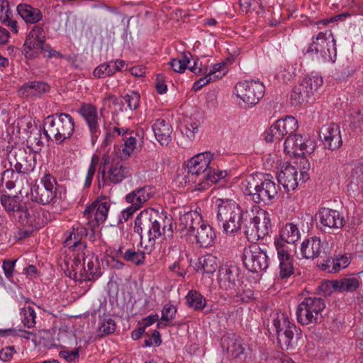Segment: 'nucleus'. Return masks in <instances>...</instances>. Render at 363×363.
I'll return each mask as SVG.
<instances>
[{
	"instance_id": "nucleus-47",
	"label": "nucleus",
	"mask_w": 363,
	"mask_h": 363,
	"mask_svg": "<svg viewBox=\"0 0 363 363\" xmlns=\"http://www.w3.org/2000/svg\"><path fill=\"white\" fill-rule=\"evenodd\" d=\"M21 318L24 326L31 328L35 325L36 313L31 306L23 307L20 312Z\"/></svg>"
},
{
	"instance_id": "nucleus-8",
	"label": "nucleus",
	"mask_w": 363,
	"mask_h": 363,
	"mask_svg": "<svg viewBox=\"0 0 363 363\" xmlns=\"http://www.w3.org/2000/svg\"><path fill=\"white\" fill-rule=\"evenodd\" d=\"M272 329L275 331L277 342L281 350L293 348L301 337V331L285 314H276L272 318Z\"/></svg>"
},
{
	"instance_id": "nucleus-3",
	"label": "nucleus",
	"mask_w": 363,
	"mask_h": 363,
	"mask_svg": "<svg viewBox=\"0 0 363 363\" xmlns=\"http://www.w3.org/2000/svg\"><path fill=\"white\" fill-rule=\"evenodd\" d=\"M243 191L256 203L270 204L277 197L279 186L270 174L255 173L242 182Z\"/></svg>"
},
{
	"instance_id": "nucleus-42",
	"label": "nucleus",
	"mask_w": 363,
	"mask_h": 363,
	"mask_svg": "<svg viewBox=\"0 0 363 363\" xmlns=\"http://www.w3.org/2000/svg\"><path fill=\"white\" fill-rule=\"evenodd\" d=\"M186 299L188 306L194 311H201L206 306V299L196 290L189 291Z\"/></svg>"
},
{
	"instance_id": "nucleus-61",
	"label": "nucleus",
	"mask_w": 363,
	"mask_h": 363,
	"mask_svg": "<svg viewBox=\"0 0 363 363\" xmlns=\"http://www.w3.org/2000/svg\"><path fill=\"white\" fill-rule=\"evenodd\" d=\"M98 161H99L98 157H96V156L94 155L92 157L91 164L89 167L86 179H85V186H90L92 182L93 177L96 172Z\"/></svg>"
},
{
	"instance_id": "nucleus-11",
	"label": "nucleus",
	"mask_w": 363,
	"mask_h": 363,
	"mask_svg": "<svg viewBox=\"0 0 363 363\" xmlns=\"http://www.w3.org/2000/svg\"><path fill=\"white\" fill-rule=\"evenodd\" d=\"M265 87L259 80H244L235 86V92L246 105L252 107L263 97Z\"/></svg>"
},
{
	"instance_id": "nucleus-63",
	"label": "nucleus",
	"mask_w": 363,
	"mask_h": 363,
	"mask_svg": "<svg viewBox=\"0 0 363 363\" xmlns=\"http://www.w3.org/2000/svg\"><path fill=\"white\" fill-rule=\"evenodd\" d=\"M295 69H279L276 77L282 80L284 83H288L296 77Z\"/></svg>"
},
{
	"instance_id": "nucleus-56",
	"label": "nucleus",
	"mask_w": 363,
	"mask_h": 363,
	"mask_svg": "<svg viewBox=\"0 0 363 363\" xmlns=\"http://www.w3.org/2000/svg\"><path fill=\"white\" fill-rule=\"evenodd\" d=\"M81 347L74 348L72 350H64L59 352L60 358L64 359L68 363H75L79 358Z\"/></svg>"
},
{
	"instance_id": "nucleus-50",
	"label": "nucleus",
	"mask_w": 363,
	"mask_h": 363,
	"mask_svg": "<svg viewBox=\"0 0 363 363\" xmlns=\"http://www.w3.org/2000/svg\"><path fill=\"white\" fill-rule=\"evenodd\" d=\"M74 259L72 260L71 267L72 268V272H69V277L74 279H78L77 277V267L81 264L83 261V265L86 264V259L88 256L86 255V250L74 252Z\"/></svg>"
},
{
	"instance_id": "nucleus-53",
	"label": "nucleus",
	"mask_w": 363,
	"mask_h": 363,
	"mask_svg": "<svg viewBox=\"0 0 363 363\" xmlns=\"http://www.w3.org/2000/svg\"><path fill=\"white\" fill-rule=\"evenodd\" d=\"M198 60V68H223V66L225 65H230L232 64V62L234 60L233 58H228L225 62H223L222 63H211L209 62V59L206 57H201V58H199L197 57H194V61Z\"/></svg>"
},
{
	"instance_id": "nucleus-55",
	"label": "nucleus",
	"mask_w": 363,
	"mask_h": 363,
	"mask_svg": "<svg viewBox=\"0 0 363 363\" xmlns=\"http://www.w3.org/2000/svg\"><path fill=\"white\" fill-rule=\"evenodd\" d=\"M177 308L171 304L167 303L162 310V320H165L164 326H167L175 318Z\"/></svg>"
},
{
	"instance_id": "nucleus-44",
	"label": "nucleus",
	"mask_w": 363,
	"mask_h": 363,
	"mask_svg": "<svg viewBox=\"0 0 363 363\" xmlns=\"http://www.w3.org/2000/svg\"><path fill=\"white\" fill-rule=\"evenodd\" d=\"M198 267L206 274H213L218 267V259L212 254H207L199 259Z\"/></svg>"
},
{
	"instance_id": "nucleus-60",
	"label": "nucleus",
	"mask_w": 363,
	"mask_h": 363,
	"mask_svg": "<svg viewBox=\"0 0 363 363\" xmlns=\"http://www.w3.org/2000/svg\"><path fill=\"white\" fill-rule=\"evenodd\" d=\"M349 264L350 261L347 257L342 255H335V264L333 265V269H335V273L345 269Z\"/></svg>"
},
{
	"instance_id": "nucleus-9",
	"label": "nucleus",
	"mask_w": 363,
	"mask_h": 363,
	"mask_svg": "<svg viewBox=\"0 0 363 363\" xmlns=\"http://www.w3.org/2000/svg\"><path fill=\"white\" fill-rule=\"evenodd\" d=\"M56 179L50 174H45L39 183H35L30 187L28 200L31 203L45 206L52 203L56 197Z\"/></svg>"
},
{
	"instance_id": "nucleus-2",
	"label": "nucleus",
	"mask_w": 363,
	"mask_h": 363,
	"mask_svg": "<svg viewBox=\"0 0 363 363\" xmlns=\"http://www.w3.org/2000/svg\"><path fill=\"white\" fill-rule=\"evenodd\" d=\"M0 203L11 219L28 228L25 231L26 235L40 227V211L34 208L29 201H24L17 194L13 195L2 191L0 193Z\"/></svg>"
},
{
	"instance_id": "nucleus-5",
	"label": "nucleus",
	"mask_w": 363,
	"mask_h": 363,
	"mask_svg": "<svg viewBox=\"0 0 363 363\" xmlns=\"http://www.w3.org/2000/svg\"><path fill=\"white\" fill-rule=\"evenodd\" d=\"M216 217L218 222L222 223L223 231L233 234L240 230L245 215L239 204L230 199L218 198L215 201Z\"/></svg>"
},
{
	"instance_id": "nucleus-49",
	"label": "nucleus",
	"mask_w": 363,
	"mask_h": 363,
	"mask_svg": "<svg viewBox=\"0 0 363 363\" xmlns=\"http://www.w3.org/2000/svg\"><path fill=\"white\" fill-rule=\"evenodd\" d=\"M64 244L66 247L72 249L73 252L84 251L86 248V244L84 242L79 241V238L73 235L72 231L69 233Z\"/></svg>"
},
{
	"instance_id": "nucleus-39",
	"label": "nucleus",
	"mask_w": 363,
	"mask_h": 363,
	"mask_svg": "<svg viewBox=\"0 0 363 363\" xmlns=\"http://www.w3.org/2000/svg\"><path fill=\"white\" fill-rule=\"evenodd\" d=\"M200 121L195 117L190 116L184 119L183 123L180 125L182 134L188 138L190 140H195L196 134L199 132Z\"/></svg>"
},
{
	"instance_id": "nucleus-15",
	"label": "nucleus",
	"mask_w": 363,
	"mask_h": 363,
	"mask_svg": "<svg viewBox=\"0 0 363 363\" xmlns=\"http://www.w3.org/2000/svg\"><path fill=\"white\" fill-rule=\"evenodd\" d=\"M9 166L14 167L15 170L24 176L33 172L36 166L35 155L27 152L24 148H15L8 155Z\"/></svg>"
},
{
	"instance_id": "nucleus-64",
	"label": "nucleus",
	"mask_w": 363,
	"mask_h": 363,
	"mask_svg": "<svg viewBox=\"0 0 363 363\" xmlns=\"http://www.w3.org/2000/svg\"><path fill=\"white\" fill-rule=\"evenodd\" d=\"M155 89L157 92L160 94H163L167 92V86L165 82V77L162 74H157L155 79Z\"/></svg>"
},
{
	"instance_id": "nucleus-33",
	"label": "nucleus",
	"mask_w": 363,
	"mask_h": 363,
	"mask_svg": "<svg viewBox=\"0 0 363 363\" xmlns=\"http://www.w3.org/2000/svg\"><path fill=\"white\" fill-rule=\"evenodd\" d=\"M128 169L119 161L110 167L108 171L106 172L105 182L101 183V187L109 184H118L128 177Z\"/></svg>"
},
{
	"instance_id": "nucleus-29",
	"label": "nucleus",
	"mask_w": 363,
	"mask_h": 363,
	"mask_svg": "<svg viewBox=\"0 0 363 363\" xmlns=\"http://www.w3.org/2000/svg\"><path fill=\"white\" fill-rule=\"evenodd\" d=\"M192 235H194L196 243L201 247L211 246L216 238L213 228L203 220Z\"/></svg>"
},
{
	"instance_id": "nucleus-14",
	"label": "nucleus",
	"mask_w": 363,
	"mask_h": 363,
	"mask_svg": "<svg viewBox=\"0 0 363 363\" xmlns=\"http://www.w3.org/2000/svg\"><path fill=\"white\" fill-rule=\"evenodd\" d=\"M110 204L107 201L96 200L84 211V215L88 220L91 229H87V235L85 238L90 240L94 239L93 228L103 223L107 218Z\"/></svg>"
},
{
	"instance_id": "nucleus-34",
	"label": "nucleus",
	"mask_w": 363,
	"mask_h": 363,
	"mask_svg": "<svg viewBox=\"0 0 363 363\" xmlns=\"http://www.w3.org/2000/svg\"><path fill=\"white\" fill-rule=\"evenodd\" d=\"M300 238V232L296 225L289 223H286L280 232V238L274 240V245L278 242L284 245L290 243H295Z\"/></svg>"
},
{
	"instance_id": "nucleus-62",
	"label": "nucleus",
	"mask_w": 363,
	"mask_h": 363,
	"mask_svg": "<svg viewBox=\"0 0 363 363\" xmlns=\"http://www.w3.org/2000/svg\"><path fill=\"white\" fill-rule=\"evenodd\" d=\"M315 145L314 142L310 139H303L302 138V143L299 144L298 151L299 154L306 155L311 154L314 151Z\"/></svg>"
},
{
	"instance_id": "nucleus-25",
	"label": "nucleus",
	"mask_w": 363,
	"mask_h": 363,
	"mask_svg": "<svg viewBox=\"0 0 363 363\" xmlns=\"http://www.w3.org/2000/svg\"><path fill=\"white\" fill-rule=\"evenodd\" d=\"M223 350H226L228 355L234 359L240 357L245 351V345L240 337L236 334H228L221 340Z\"/></svg>"
},
{
	"instance_id": "nucleus-4",
	"label": "nucleus",
	"mask_w": 363,
	"mask_h": 363,
	"mask_svg": "<svg viewBox=\"0 0 363 363\" xmlns=\"http://www.w3.org/2000/svg\"><path fill=\"white\" fill-rule=\"evenodd\" d=\"M216 155L211 152L199 153L191 157L187 164L188 173L191 180L194 177H199L198 182L200 184L206 182L207 184L217 183L227 176L225 170H217L213 167L212 162Z\"/></svg>"
},
{
	"instance_id": "nucleus-24",
	"label": "nucleus",
	"mask_w": 363,
	"mask_h": 363,
	"mask_svg": "<svg viewBox=\"0 0 363 363\" xmlns=\"http://www.w3.org/2000/svg\"><path fill=\"white\" fill-rule=\"evenodd\" d=\"M179 227L182 231H186V234L192 235L195 233L198 226L203 222L202 218L197 211H179Z\"/></svg>"
},
{
	"instance_id": "nucleus-21",
	"label": "nucleus",
	"mask_w": 363,
	"mask_h": 363,
	"mask_svg": "<svg viewBox=\"0 0 363 363\" xmlns=\"http://www.w3.org/2000/svg\"><path fill=\"white\" fill-rule=\"evenodd\" d=\"M319 136L324 147L330 150H337L342 144L340 126L335 123H330L322 126Z\"/></svg>"
},
{
	"instance_id": "nucleus-7",
	"label": "nucleus",
	"mask_w": 363,
	"mask_h": 363,
	"mask_svg": "<svg viewBox=\"0 0 363 363\" xmlns=\"http://www.w3.org/2000/svg\"><path fill=\"white\" fill-rule=\"evenodd\" d=\"M304 55H315L318 62H334L336 60V40L330 30L319 32L313 36L308 47L303 50Z\"/></svg>"
},
{
	"instance_id": "nucleus-38",
	"label": "nucleus",
	"mask_w": 363,
	"mask_h": 363,
	"mask_svg": "<svg viewBox=\"0 0 363 363\" xmlns=\"http://www.w3.org/2000/svg\"><path fill=\"white\" fill-rule=\"evenodd\" d=\"M118 162L119 160L116 157L114 152H106L103 155L99 167L98 182L99 187H101V183L105 182L106 172L108 171L110 167H113Z\"/></svg>"
},
{
	"instance_id": "nucleus-13",
	"label": "nucleus",
	"mask_w": 363,
	"mask_h": 363,
	"mask_svg": "<svg viewBox=\"0 0 363 363\" xmlns=\"http://www.w3.org/2000/svg\"><path fill=\"white\" fill-rule=\"evenodd\" d=\"M242 260L246 269L255 273L266 271L269 264L267 250L255 244L245 249Z\"/></svg>"
},
{
	"instance_id": "nucleus-22",
	"label": "nucleus",
	"mask_w": 363,
	"mask_h": 363,
	"mask_svg": "<svg viewBox=\"0 0 363 363\" xmlns=\"http://www.w3.org/2000/svg\"><path fill=\"white\" fill-rule=\"evenodd\" d=\"M78 112L84 119L89 128L91 141L94 143L101 133L98 122L99 117L96 108L90 104H83L79 108Z\"/></svg>"
},
{
	"instance_id": "nucleus-17",
	"label": "nucleus",
	"mask_w": 363,
	"mask_h": 363,
	"mask_svg": "<svg viewBox=\"0 0 363 363\" xmlns=\"http://www.w3.org/2000/svg\"><path fill=\"white\" fill-rule=\"evenodd\" d=\"M271 228L269 214L267 211H262L252 218L249 225L246 226L244 233L249 240L253 242L263 239L269 234Z\"/></svg>"
},
{
	"instance_id": "nucleus-40",
	"label": "nucleus",
	"mask_w": 363,
	"mask_h": 363,
	"mask_svg": "<svg viewBox=\"0 0 363 363\" xmlns=\"http://www.w3.org/2000/svg\"><path fill=\"white\" fill-rule=\"evenodd\" d=\"M24 175L22 173H18L15 170L14 167L10 166L9 168L4 170L1 177L0 182L4 183L5 182V186L9 190L13 189L16 184L22 179Z\"/></svg>"
},
{
	"instance_id": "nucleus-36",
	"label": "nucleus",
	"mask_w": 363,
	"mask_h": 363,
	"mask_svg": "<svg viewBox=\"0 0 363 363\" xmlns=\"http://www.w3.org/2000/svg\"><path fill=\"white\" fill-rule=\"evenodd\" d=\"M0 21L8 26L10 30L17 33L18 32L17 21L13 19V11L10 9L8 0H0Z\"/></svg>"
},
{
	"instance_id": "nucleus-54",
	"label": "nucleus",
	"mask_w": 363,
	"mask_h": 363,
	"mask_svg": "<svg viewBox=\"0 0 363 363\" xmlns=\"http://www.w3.org/2000/svg\"><path fill=\"white\" fill-rule=\"evenodd\" d=\"M124 103L127 104L128 108L131 111L136 110L140 104V96L135 91H129L123 96Z\"/></svg>"
},
{
	"instance_id": "nucleus-12",
	"label": "nucleus",
	"mask_w": 363,
	"mask_h": 363,
	"mask_svg": "<svg viewBox=\"0 0 363 363\" xmlns=\"http://www.w3.org/2000/svg\"><path fill=\"white\" fill-rule=\"evenodd\" d=\"M241 269L234 264H223L218 268L217 281L219 288L233 294L243 284Z\"/></svg>"
},
{
	"instance_id": "nucleus-28",
	"label": "nucleus",
	"mask_w": 363,
	"mask_h": 363,
	"mask_svg": "<svg viewBox=\"0 0 363 363\" xmlns=\"http://www.w3.org/2000/svg\"><path fill=\"white\" fill-rule=\"evenodd\" d=\"M152 129L155 138L162 145H167L172 141L173 128L166 120L163 118L155 120Z\"/></svg>"
},
{
	"instance_id": "nucleus-58",
	"label": "nucleus",
	"mask_w": 363,
	"mask_h": 363,
	"mask_svg": "<svg viewBox=\"0 0 363 363\" xmlns=\"http://www.w3.org/2000/svg\"><path fill=\"white\" fill-rule=\"evenodd\" d=\"M105 103H108V106H113L114 111H123L124 108V100L123 98H118L113 95H109L105 99Z\"/></svg>"
},
{
	"instance_id": "nucleus-52",
	"label": "nucleus",
	"mask_w": 363,
	"mask_h": 363,
	"mask_svg": "<svg viewBox=\"0 0 363 363\" xmlns=\"http://www.w3.org/2000/svg\"><path fill=\"white\" fill-rule=\"evenodd\" d=\"M234 293L235 294V301L237 302L241 303L250 302L253 298L254 296L253 291L249 288H247L246 286H243V284L240 288H238V290H234L233 294Z\"/></svg>"
},
{
	"instance_id": "nucleus-18",
	"label": "nucleus",
	"mask_w": 363,
	"mask_h": 363,
	"mask_svg": "<svg viewBox=\"0 0 363 363\" xmlns=\"http://www.w3.org/2000/svg\"><path fill=\"white\" fill-rule=\"evenodd\" d=\"M45 45V32L40 26H35L29 32L23 44V53L26 58L38 56Z\"/></svg>"
},
{
	"instance_id": "nucleus-30",
	"label": "nucleus",
	"mask_w": 363,
	"mask_h": 363,
	"mask_svg": "<svg viewBox=\"0 0 363 363\" xmlns=\"http://www.w3.org/2000/svg\"><path fill=\"white\" fill-rule=\"evenodd\" d=\"M50 86L43 82H29L21 86L18 90V94L21 97L32 98L38 97L48 91Z\"/></svg>"
},
{
	"instance_id": "nucleus-37",
	"label": "nucleus",
	"mask_w": 363,
	"mask_h": 363,
	"mask_svg": "<svg viewBox=\"0 0 363 363\" xmlns=\"http://www.w3.org/2000/svg\"><path fill=\"white\" fill-rule=\"evenodd\" d=\"M208 69L203 73V76L196 80L192 86L194 91H197L207 84L221 79L228 73V69Z\"/></svg>"
},
{
	"instance_id": "nucleus-6",
	"label": "nucleus",
	"mask_w": 363,
	"mask_h": 363,
	"mask_svg": "<svg viewBox=\"0 0 363 363\" xmlns=\"http://www.w3.org/2000/svg\"><path fill=\"white\" fill-rule=\"evenodd\" d=\"M74 118L65 113L48 116L43 121V133L48 140L62 144L69 139L74 130Z\"/></svg>"
},
{
	"instance_id": "nucleus-16",
	"label": "nucleus",
	"mask_w": 363,
	"mask_h": 363,
	"mask_svg": "<svg viewBox=\"0 0 363 363\" xmlns=\"http://www.w3.org/2000/svg\"><path fill=\"white\" fill-rule=\"evenodd\" d=\"M298 128L297 120L290 116L277 120L267 131L265 140L267 143L280 141L296 132Z\"/></svg>"
},
{
	"instance_id": "nucleus-57",
	"label": "nucleus",
	"mask_w": 363,
	"mask_h": 363,
	"mask_svg": "<svg viewBox=\"0 0 363 363\" xmlns=\"http://www.w3.org/2000/svg\"><path fill=\"white\" fill-rule=\"evenodd\" d=\"M124 147L122 149L121 157H129L130 154L134 151L136 145V138L133 135L125 136L123 138Z\"/></svg>"
},
{
	"instance_id": "nucleus-46",
	"label": "nucleus",
	"mask_w": 363,
	"mask_h": 363,
	"mask_svg": "<svg viewBox=\"0 0 363 363\" xmlns=\"http://www.w3.org/2000/svg\"><path fill=\"white\" fill-rule=\"evenodd\" d=\"M145 252L147 253L145 250L136 251L133 248H129L126 250L123 254V257L125 261L131 262L136 266H140L142 265L145 262Z\"/></svg>"
},
{
	"instance_id": "nucleus-43",
	"label": "nucleus",
	"mask_w": 363,
	"mask_h": 363,
	"mask_svg": "<svg viewBox=\"0 0 363 363\" xmlns=\"http://www.w3.org/2000/svg\"><path fill=\"white\" fill-rule=\"evenodd\" d=\"M311 96L310 90L307 91L304 86V83H300L295 86L291 94V103L292 106H296L301 105Z\"/></svg>"
},
{
	"instance_id": "nucleus-41",
	"label": "nucleus",
	"mask_w": 363,
	"mask_h": 363,
	"mask_svg": "<svg viewBox=\"0 0 363 363\" xmlns=\"http://www.w3.org/2000/svg\"><path fill=\"white\" fill-rule=\"evenodd\" d=\"M169 65L173 68L178 66L179 68H198V60L194 61V56L191 52H183L179 57L173 58L169 62Z\"/></svg>"
},
{
	"instance_id": "nucleus-26",
	"label": "nucleus",
	"mask_w": 363,
	"mask_h": 363,
	"mask_svg": "<svg viewBox=\"0 0 363 363\" xmlns=\"http://www.w3.org/2000/svg\"><path fill=\"white\" fill-rule=\"evenodd\" d=\"M277 180L286 191L294 190L298 186V171L291 164L286 165L277 175Z\"/></svg>"
},
{
	"instance_id": "nucleus-51",
	"label": "nucleus",
	"mask_w": 363,
	"mask_h": 363,
	"mask_svg": "<svg viewBox=\"0 0 363 363\" xmlns=\"http://www.w3.org/2000/svg\"><path fill=\"white\" fill-rule=\"evenodd\" d=\"M301 83H304V86L307 91L310 90V94L312 95L313 91L320 86L323 80V78L317 74L305 77Z\"/></svg>"
},
{
	"instance_id": "nucleus-27",
	"label": "nucleus",
	"mask_w": 363,
	"mask_h": 363,
	"mask_svg": "<svg viewBox=\"0 0 363 363\" xmlns=\"http://www.w3.org/2000/svg\"><path fill=\"white\" fill-rule=\"evenodd\" d=\"M318 215L320 223L326 228L339 229L344 225V218L337 211L323 208Z\"/></svg>"
},
{
	"instance_id": "nucleus-20",
	"label": "nucleus",
	"mask_w": 363,
	"mask_h": 363,
	"mask_svg": "<svg viewBox=\"0 0 363 363\" xmlns=\"http://www.w3.org/2000/svg\"><path fill=\"white\" fill-rule=\"evenodd\" d=\"M275 247L279 261V278L288 279L294 273V259L290 253L289 245L278 242Z\"/></svg>"
},
{
	"instance_id": "nucleus-48",
	"label": "nucleus",
	"mask_w": 363,
	"mask_h": 363,
	"mask_svg": "<svg viewBox=\"0 0 363 363\" xmlns=\"http://www.w3.org/2000/svg\"><path fill=\"white\" fill-rule=\"evenodd\" d=\"M302 136L296 133L285 138L284 146V150L287 152H293L294 153L299 154L298 152L299 144L302 143Z\"/></svg>"
},
{
	"instance_id": "nucleus-59",
	"label": "nucleus",
	"mask_w": 363,
	"mask_h": 363,
	"mask_svg": "<svg viewBox=\"0 0 363 363\" xmlns=\"http://www.w3.org/2000/svg\"><path fill=\"white\" fill-rule=\"evenodd\" d=\"M336 279L330 281H325L318 286V290L323 293L325 296H330L333 291H337L336 287Z\"/></svg>"
},
{
	"instance_id": "nucleus-45",
	"label": "nucleus",
	"mask_w": 363,
	"mask_h": 363,
	"mask_svg": "<svg viewBox=\"0 0 363 363\" xmlns=\"http://www.w3.org/2000/svg\"><path fill=\"white\" fill-rule=\"evenodd\" d=\"M116 329V325L114 320L109 315H103L99 319L97 335L101 337H104L113 333Z\"/></svg>"
},
{
	"instance_id": "nucleus-35",
	"label": "nucleus",
	"mask_w": 363,
	"mask_h": 363,
	"mask_svg": "<svg viewBox=\"0 0 363 363\" xmlns=\"http://www.w3.org/2000/svg\"><path fill=\"white\" fill-rule=\"evenodd\" d=\"M86 265L84 266L83 272L80 271L79 279L84 281L96 280L101 275V269L96 257L88 256Z\"/></svg>"
},
{
	"instance_id": "nucleus-1",
	"label": "nucleus",
	"mask_w": 363,
	"mask_h": 363,
	"mask_svg": "<svg viewBox=\"0 0 363 363\" xmlns=\"http://www.w3.org/2000/svg\"><path fill=\"white\" fill-rule=\"evenodd\" d=\"M162 220L157 211L147 208L140 211L134 220L133 230L140 236V245L142 247L145 240H147L148 244L143 247L147 254L153 250L156 240L162 235L165 239L172 238V223L167 228L165 225L162 226Z\"/></svg>"
},
{
	"instance_id": "nucleus-32",
	"label": "nucleus",
	"mask_w": 363,
	"mask_h": 363,
	"mask_svg": "<svg viewBox=\"0 0 363 363\" xmlns=\"http://www.w3.org/2000/svg\"><path fill=\"white\" fill-rule=\"evenodd\" d=\"M363 281V271L359 272V273L350 276L343 277L340 279H336V287L337 288V291L343 293V292H354L357 291V289L359 287Z\"/></svg>"
},
{
	"instance_id": "nucleus-10",
	"label": "nucleus",
	"mask_w": 363,
	"mask_h": 363,
	"mask_svg": "<svg viewBox=\"0 0 363 363\" xmlns=\"http://www.w3.org/2000/svg\"><path fill=\"white\" fill-rule=\"evenodd\" d=\"M325 307L321 298H305L296 309L297 320L301 325L316 324L322 318V312Z\"/></svg>"
},
{
	"instance_id": "nucleus-19",
	"label": "nucleus",
	"mask_w": 363,
	"mask_h": 363,
	"mask_svg": "<svg viewBox=\"0 0 363 363\" xmlns=\"http://www.w3.org/2000/svg\"><path fill=\"white\" fill-rule=\"evenodd\" d=\"M330 252L328 242L322 241L319 238L314 236L304 240L301 247V253L306 259H315L318 257L326 255Z\"/></svg>"
},
{
	"instance_id": "nucleus-23",
	"label": "nucleus",
	"mask_w": 363,
	"mask_h": 363,
	"mask_svg": "<svg viewBox=\"0 0 363 363\" xmlns=\"http://www.w3.org/2000/svg\"><path fill=\"white\" fill-rule=\"evenodd\" d=\"M155 188L150 185L139 187L128 193L125 201L135 209H140L155 194Z\"/></svg>"
},
{
	"instance_id": "nucleus-31",
	"label": "nucleus",
	"mask_w": 363,
	"mask_h": 363,
	"mask_svg": "<svg viewBox=\"0 0 363 363\" xmlns=\"http://www.w3.org/2000/svg\"><path fill=\"white\" fill-rule=\"evenodd\" d=\"M18 15L26 23L35 24L43 19L42 11L28 4L21 3L16 6Z\"/></svg>"
}]
</instances>
